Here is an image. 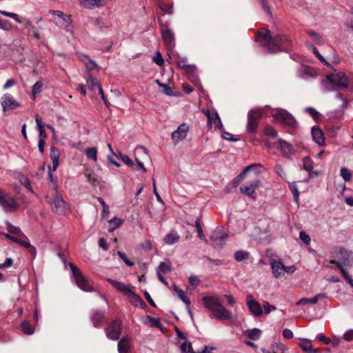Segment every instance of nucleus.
Here are the masks:
<instances>
[{"label":"nucleus","mask_w":353,"mask_h":353,"mask_svg":"<svg viewBox=\"0 0 353 353\" xmlns=\"http://www.w3.org/2000/svg\"><path fill=\"white\" fill-rule=\"evenodd\" d=\"M6 228L8 232L10 234L16 235L17 236H24L23 233L19 227L12 225L10 222L6 221L5 223Z\"/></svg>","instance_id":"30"},{"label":"nucleus","mask_w":353,"mask_h":353,"mask_svg":"<svg viewBox=\"0 0 353 353\" xmlns=\"http://www.w3.org/2000/svg\"><path fill=\"white\" fill-rule=\"evenodd\" d=\"M144 323L152 327H158L160 326V322L158 319L151 317L149 316H147V320Z\"/></svg>","instance_id":"49"},{"label":"nucleus","mask_w":353,"mask_h":353,"mask_svg":"<svg viewBox=\"0 0 353 353\" xmlns=\"http://www.w3.org/2000/svg\"><path fill=\"white\" fill-rule=\"evenodd\" d=\"M256 41L259 43L264 50L268 53L287 50L291 46V41L285 35L277 34L272 37L270 31L265 29H262L258 32Z\"/></svg>","instance_id":"1"},{"label":"nucleus","mask_w":353,"mask_h":353,"mask_svg":"<svg viewBox=\"0 0 353 353\" xmlns=\"http://www.w3.org/2000/svg\"><path fill=\"white\" fill-rule=\"evenodd\" d=\"M86 84L88 88L90 90H94L96 88L99 90V87H101L98 80L92 75H89L86 81Z\"/></svg>","instance_id":"31"},{"label":"nucleus","mask_w":353,"mask_h":353,"mask_svg":"<svg viewBox=\"0 0 353 353\" xmlns=\"http://www.w3.org/2000/svg\"><path fill=\"white\" fill-rule=\"evenodd\" d=\"M69 267L72 273V277L77 286L85 292L93 291L92 288L89 285L88 279L83 274L82 272L73 263H70Z\"/></svg>","instance_id":"6"},{"label":"nucleus","mask_w":353,"mask_h":353,"mask_svg":"<svg viewBox=\"0 0 353 353\" xmlns=\"http://www.w3.org/2000/svg\"><path fill=\"white\" fill-rule=\"evenodd\" d=\"M340 175L345 181H350L352 179L351 172L346 168L342 167L340 170Z\"/></svg>","instance_id":"43"},{"label":"nucleus","mask_w":353,"mask_h":353,"mask_svg":"<svg viewBox=\"0 0 353 353\" xmlns=\"http://www.w3.org/2000/svg\"><path fill=\"white\" fill-rule=\"evenodd\" d=\"M156 4L164 12L170 14L173 13V12H172V4H167V3H165L163 1H159V0L156 1Z\"/></svg>","instance_id":"35"},{"label":"nucleus","mask_w":353,"mask_h":353,"mask_svg":"<svg viewBox=\"0 0 353 353\" xmlns=\"http://www.w3.org/2000/svg\"><path fill=\"white\" fill-rule=\"evenodd\" d=\"M260 181L259 179H256L250 183L244 185L240 188L241 192L252 199H255V196H254V193L256 188H259L260 185Z\"/></svg>","instance_id":"16"},{"label":"nucleus","mask_w":353,"mask_h":353,"mask_svg":"<svg viewBox=\"0 0 353 353\" xmlns=\"http://www.w3.org/2000/svg\"><path fill=\"white\" fill-rule=\"evenodd\" d=\"M263 12L270 18H272V12L269 0H259Z\"/></svg>","instance_id":"32"},{"label":"nucleus","mask_w":353,"mask_h":353,"mask_svg":"<svg viewBox=\"0 0 353 353\" xmlns=\"http://www.w3.org/2000/svg\"><path fill=\"white\" fill-rule=\"evenodd\" d=\"M181 353H195L193 351L192 344L185 340L180 346Z\"/></svg>","instance_id":"39"},{"label":"nucleus","mask_w":353,"mask_h":353,"mask_svg":"<svg viewBox=\"0 0 353 353\" xmlns=\"http://www.w3.org/2000/svg\"><path fill=\"white\" fill-rule=\"evenodd\" d=\"M343 337L346 341H352L353 340V329H350L345 331Z\"/></svg>","instance_id":"61"},{"label":"nucleus","mask_w":353,"mask_h":353,"mask_svg":"<svg viewBox=\"0 0 353 353\" xmlns=\"http://www.w3.org/2000/svg\"><path fill=\"white\" fill-rule=\"evenodd\" d=\"M270 266L274 278L279 279L285 275V265L281 260H270Z\"/></svg>","instance_id":"15"},{"label":"nucleus","mask_w":353,"mask_h":353,"mask_svg":"<svg viewBox=\"0 0 353 353\" xmlns=\"http://www.w3.org/2000/svg\"><path fill=\"white\" fill-rule=\"evenodd\" d=\"M60 152L55 146H52L50 148V159H59Z\"/></svg>","instance_id":"56"},{"label":"nucleus","mask_w":353,"mask_h":353,"mask_svg":"<svg viewBox=\"0 0 353 353\" xmlns=\"http://www.w3.org/2000/svg\"><path fill=\"white\" fill-rule=\"evenodd\" d=\"M195 227L196 228L198 237L202 240L206 241V239L202 230L199 218H196V219L195 220Z\"/></svg>","instance_id":"46"},{"label":"nucleus","mask_w":353,"mask_h":353,"mask_svg":"<svg viewBox=\"0 0 353 353\" xmlns=\"http://www.w3.org/2000/svg\"><path fill=\"white\" fill-rule=\"evenodd\" d=\"M119 353H128L132 348L130 339L128 337H123L118 342Z\"/></svg>","instance_id":"24"},{"label":"nucleus","mask_w":353,"mask_h":353,"mask_svg":"<svg viewBox=\"0 0 353 353\" xmlns=\"http://www.w3.org/2000/svg\"><path fill=\"white\" fill-rule=\"evenodd\" d=\"M263 110L262 108H256L251 110L248 114L247 130L248 132H254L258 128V123L260 118L263 116Z\"/></svg>","instance_id":"8"},{"label":"nucleus","mask_w":353,"mask_h":353,"mask_svg":"<svg viewBox=\"0 0 353 353\" xmlns=\"http://www.w3.org/2000/svg\"><path fill=\"white\" fill-rule=\"evenodd\" d=\"M120 158L121 159V161L126 165H129V166H134V162L130 158L128 157V156L126 155H122L120 154Z\"/></svg>","instance_id":"62"},{"label":"nucleus","mask_w":353,"mask_h":353,"mask_svg":"<svg viewBox=\"0 0 353 353\" xmlns=\"http://www.w3.org/2000/svg\"><path fill=\"white\" fill-rule=\"evenodd\" d=\"M171 268L170 264L165 262H161L159 267L157 269V273L166 274L170 272Z\"/></svg>","instance_id":"41"},{"label":"nucleus","mask_w":353,"mask_h":353,"mask_svg":"<svg viewBox=\"0 0 353 353\" xmlns=\"http://www.w3.org/2000/svg\"><path fill=\"white\" fill-rule=\"evenodd\" d=\"M92 321L95 327H101L105 321L103 312L100 311H95L92 314Z\"/></svg>","instance_id":"26"},{"label":"nucleus","mask_w":353,"mask_h":353,"mask_svg":"<svg viewBox=\"0 0 353 353\" xmlns=\"http://www.w3.org/2000/svg\"><path fill=\"white\" fill-rule=\"evenodd\" d=\"M173 290L174 292L177 294L179 298L185 303V305H190V300L185 296L183 291L179 288L176 285H173Z\"/></svg>","instance_id":"33"},{"label":"nucleus","mask_w":353,"mask_h":353,"mask_svg":"<svg viewBox=\"0 0 353 353\" xmlns=\"http://www.w3.org/2000/svg\"><path fill=\"white\" fill-rule=\"evenodd\" d=\"M117 255L119 256L120 259H121L123 261V262L128 266L131 267L134 265V263L132 261H131L130 259H128V258L127 257V256L125 255V253L118 251Z\"/></svg>","instance_id":"52"},{"label":"nucleus","mask_w":353,"mask_h":353,"mask_svg":"<svg viewBox=\"0 0 353 353\" xmlns=\"http://www.w3.org/2000/svg\"><path fill=\"white\" fill-rule=\"evenodd\" d=\"M271 347L274 353H284L286 350L285 346L281 343H276L272 345Z\"/></svg>","instance_id":"47"},{"label":"nucleus","mask_w":353,"mask_h":353,"mask_svg":"<svg viewBox=\"0 0 353 353\" xmlns=\"http://www.w3.org/2000/svg\"><path fill=\"white\" fill-rule=\"evenodd\" d=\"M107 281L114 288H116L118 291L122 292L124 295H126L130 292V290L132 289L131 285L125 284L123 282L115 281L112 279H108Z\"/></svg>","instance_id":"22"},{"label":"nucleus","mask_w":353,"mask_h":353,"mask_svg":"<svg viewBox=\"0 0 353 353\" xmlns=\"http://www.w3.org/2000/svg\"><path fill=\"white\" fill-rule=\"evenodd\" d=\"M316 299L313 297L312 299L303 298L296 302V305H302L306 304H316Z\"/></svg>","instance_id":"50"},{"label":"nucleus","mask_w":353,"mask_h":353,"mask_svg":"<svg viewBox=\"0 0 353 353\" xmlns=\"http://www.w3.org/2000/svg\"><path fill=\"white\" fill-rule=\"evenodd\" d=\"M180 240L179 234L174 230H172L164 237V242L168 245H172Z\"/></svg>","instance_id":"27"},{"label":"nucleus","mask_w":353,"mask_h":353,"mask_svg":"<svg viewBox=\"0 0 353 353\" xmlns=\"http://www.w3.org/2000/svg\"><path fill=\"white\" fill-rule=\"evenodd\" d=\"M350 83L349 78L342 72L327 74L321 85L326 91L345 88Z\"/></svg>","instance_id":"3"},{"label":"nucleus","mask_w":353,"mask_h":353,"mask_svg":"<svg viewBox=\"0 0 353 353\" xmlns=\"http://www.w3.org/2000/svg\"><path fill=\"white\" fill-rule=\"evenodd\" d=\"M53 205V210L58 214H65L70 210L69 205L63 200L62 196L56 190L51 200Z\"/></svg>","instance_id":"9"},{"label":"nucleus","mask_w":353,"mask_h":353,"mask_svg":"<svg viewBox=\"0 0 353 353\" xmlns=\"http://www.w3.org/2000/svg\"><path fill=\"white\" fill-rule=\"evenodd\" d=\"M249 256V253L247 251L239 250L235 252L234 258L237 261H242L247 259Z\"/></svg>","instance_id":"44"},{"label":"nucleus","mask_w":353,"mask_h":353,"mask_svg":"<svg viewBox=\"0 0 353 353\" xmlns=\"http://www.w3.org/2000/svg\"><path fill=\"white\" fill-rule=\"evenodd\" d=\"M305 112L308 113L314 120L319 118V113L313 108L308 107L305 109Z\"/></svg>","instance_id":"54"},{"label":"nucleus","mask_w":353,"mask_h":353,"mask_svg":"<svg viewBox=\"0 0 353 353\" xmlns=\"http://www.w3.org/2000/svg\"><path fill=\"white\" fill-rule=\"evenodd\" d=\"M272 117L276 121L283 125L293 129L297 127V122L294 117L284 109H276Z\"/></svg>","instance_id":"7"},{"label":"nucleus","mask_w":353,"mask_h":353,"mask_svg":"<svg viewBox=\"0 0 353 353\" xmlns=\"http://www.w3.org/2000/svg\"><path fill=\"white\" fill-rule=\"evenodd\" d=\"M211 119H212L208 120V123L211 128H213L214 130H223V125L222 124L221 118L216 112L214 113V115L211 117Z\"/></svg>","instance_id":"25"},{"label":"nucleus","mask_w":353,"mask_h":353,"mask_svg":"<svg viewBox=\"0 0 353 353\" xmlns=\"http://www.w3.org/2000/svg\"><path fill=\"white\" fill-rule=\"evenodd\" d=\"M279 148L284 157L290 159L293 156L294 153L292 145L285 141L280 140Z\"/></svg>","instance_id":"19"},{"label":"nucleus","mask_w":353,"mask_h":353,"mask_svg":"<svg viewBox=\"0 0 353 353\" xmlns=\"http://www.w3.org/2000/svg\"><path fill=\"white\" fill-rule=\"evenodd\" d=\"M307 34L318 45L324 44L325 41L323 39L318 32L313 30H309L307 31Z\"/></svg>","instance_id":"38"},{"label":"nucleus","mask_w":353,"mask_h":353,"mask_svg":"<svg viewBox=\"0 0 353 353\" xmlns=\"http://www.w3.org/2000/svg\"><path fill=\"white\" fill-rule=\"evenodd\" d=\"M159 23L165 46L169 49H172L175 45L174 33L168 28V25L163 23L160 19H159Z\"/></svg>","instance_id":"10"},{"label":"nucleus","mask_w":353,"mask_h":353,"mask_svg":"<svg viewBox=\"0 0 353 353\" xmlns=\"http://www.w3.org/2000/svg\"><path fill=\"white\" fill-rule=\"evenodd\" d=\"M292 192L293 194L294 199L297 205L299 203V192L296 185H293L292 188Z\"/></svg>","instance_id":"60"},{"label":"nucleus","mask_w":353,"mask_h":353,"mask_svg":"<svg viewBox=\"0 0 353 353\" xmlns=\"http://www.w3.org/2000/svg\"><path fill=\"white\" fill-rule=\"evenodd\" d=\"M77 54L88 70H92L99 68L97 63L88 55L81 52H78Z\"/></svg>","instance_id":"21"},{"label":"nucleus","mask_w":353,"mask_h":353,"mask_svg":"<svg viewBox=\"0 0 353 353\" xmlns=\"http://www.w3.org/2000/svg\"><path fill=\"white\" fill-rule=\"evenodd\" d=\"M228 234L223 228H216L210 236V240L214 247L221 248L223 245Z\"/></svg>","instance_id":"12"},{"label":"nucleus","mask_w":353,"mask_h":353,"mask_svg":"<svg viewBox=\"0 0 353 353\" xmlns=\"http://www.w3.org/2000/svg\"><path fill=\"white\" fill-rule=\"evenodd\" d=\"M264 133L265 134V135L272 137H275L277 135L276 130L273 127L270 125L265 127Z\"/></svg>","instance_id":"53"},{"label":"nucleus","mask_w":353,"mask_h":353,"mask_svg":"<svg viewBox=\"0 0 353 353\" xmlns=\"http://www.w3.org/2000/svg\"><path fill=\"white\" fill-rule=\"evenodd\" d=\"M189 131V125L185 123H181L177 129L172 133V140L174 144L183 140Z\"/></svg>","instance_id":"13"},{"label":"nucleus","mask_w":353,"mask_h":353,"mask_svg":"<svg viewBox=\"0 0 353 353\" xmlns=\"http://www.w3.org/2000/svg\"><path fill=\"white\" fill-rule=\"evenodd\" d=\"M299 238L301 241H303L306 245H309L311 241V239L308 234H307L304 231H301L299 232Z\"/></svg>","instance_id":"57"},{"label":"nucleus","mask_w":353,"mask_h":353,"mask_svg":"<svg viewBox=\"0 0 353 353\" xmlns=\"http://www.w3.org/2000/svg\"><path fill=\"white\" fill-rule=\"evenodd\" d=\"M307 46L309 48L312 50V52L316 55V57L325 65H328L329 64L325 61V58L319 53L318 50L312 45V43H307Z\"/></svg>","instance_id":"42"},{"label":"nucleus","mask_w":353,"mask_h":353,"mask_svg":"<svg viewBox=\"0 0 353 353\" xmlns=\"http://www.w3.org/2000/svg\"><path fill=\"white\" fill-rule=\"evenodd\" d=\"M303 169L307 172H311L314 168L312 160L309 157H305L303 159Z\"/></svg>","instance_id":"40"},{"label":"nucleus","mask_w":353,"mask_h":353,"mask_svg":"<svg viewBox=\"0 0 353 353\" xmlns=\"http://www.w3.org/2000/svg\"><path fill=\"white\" fill-rule=\"evenodd\" d=\"M0 13L1 14H3V16L8 17L13 19L15 21H17L18 23H21V21L19 15L16 13L10 12H7L5 10H0Z\"/></svg>","instance_id":"48"},{"label":"nucleus","mask_w":353,"mask_h":353,"mask_svg":"<svg viewBox=\"0 0 353 353\" xmlns=\"http://www.w3.org/2000/svg\"><path fill=\"white\" fill-rule=\"evenodd\" d=\"M248 336L250 339L256 341L260 339L261 336V331L258 328H253L247 331Z\"/></svg>","instance_id":"37"},{"label":"nucleus","mask_w":353,"mask_h":353,"mask_svg":"<svg viewBox=\"0 0 353 353\" xmlns=\"http://www.w3.org/2000/svg\"><path fill=\"white\" fill-rule=\"evenodd\" d=\"M300 347L305 353H316L317 350H314L312 345V341L309 339H304L299 343Z\"/></svg>","instance_id":"29"},{"label":"nucleus","mask_w":353,"mask_h":353,"mask_svg":"<svg viewBox=\"0 0 353 353\" xmlns=\"http://www.w3.org/2000/svg\"><path fill=\"white\" fill-rule=\"evenodd\" d=\"M202 301L205 307L211 311L212 318L221 321L232 319L231 312L223 305L219 296H206L203 298Z\"/></svg>","instance_id":"2"},{"label":"nucleus","mask_w":353,"mask_h":353,"mask_svg":"<svg viewBox=\"0 0 353 353\" xmlns=\"http://www.w3.org/2000/svg\"><path fill=\"white\" fill-rule=\"evenodd\" d=\"M161 88L163 89V92L166 95H168V96H174L175 95L172 88L170 87L168 85L164 83V85H163V87Z\"/></svg>","instance_id":"63"},{"label":"nucleus","mask_w":353,"mask_h":353,"mask_svg":"<svg viewBox=\"0 0 353 353\" xmlns=\"http://www.w3.org/2000/svg\"><path fill=\"white\" fill-rule=\"evenodd\" d=\"M35 121L37 123V130L39 131V137L43 139H45L46 137V133L44 129L45 125L43 122L42 118L39 115H36Z\"/></svg>","instance_id":"28"},{"label":"nucleus","mask_w":353,"mask_h":353,"mask_svg":"<svg viewBox=\"0 0 353 353\" xmlns=\"http://www.w3.org/2000/svg\"><path fill=\"white\" fill-rule=\"evenodd\" d=\"M128 296L129 301L135 307L140 306L142 309H144L146 307V304L144 303L143 299L140 296L134 293L132 291V289L130 292L125 295Z\"/></svg>","instance_id":"23"},{"label":"nucleus","mask_w":353,"mask_h":353,"mask_svg":"<svg viewBox=\"0 0 353 353\" xmlns=\"http://www.w3.org/2000/svg\"><path fill=\"white\" fill-rule=\"evenodd\" d=\"M215 350V347L213 346H205L201 351H196L195 353H212Z\"/></svg>","instance_id":"64"},{"label":"nucleus","mask_w":353,"mask_h":353,"mask_svg":"<svg viewBox=\"0 0 353 353\" xmlns=\"http://www.w3.org/2000/svg\"><path fill=\"white\" fill-rule=\"evenodd\" d=\"M12 28V26L10 21L0 18V29H2L6 31H9Z\"/></svg>","instance_id":"51"},{"label":"nucleus","mask_w":353,"mask_h":353,"mask_svg":"<svg viewBox=\"0 0 353 353\" xmlns=\"http://www.w3.org/2000/svg\"><path fill=\"white\" fill-rule=\"evenodd\" d=\"M122 331V323L120 320L112 321L105 329L106 336L111 340H118Z\"/></svg>","instance_id":"11"},{"label":"nucleus","mask_w":353,"mask_h":353,"mask_svg":"<svg viewBox=\"0 0 353 353\" xmlns=\"http://www.w3.org/2000/svg\"><path fill=\"white\" fill-rule=\"evenodd\" d=\"M1 104L4 112L14 110L20 105L10 94H5L1 98Z\"/></svg>","instance_id":"14"},{"label":"nucleus","mask_w":353,"mask_h":353,"mask_svg":"<svg viewBox=\"0 0 353 353\" xmlns=\"http://www.w3.org/2000/svg\"><path fill=\"white\" fill-rule=\"evenodd\" d=\"M221 131L222 132L221 136H222L223 139L228 140V141H237L239 140L238 139H234L233 135L231 133L225 131L224 129Z\"/></svg>","instance_id":"58"},{"label":"nucleus","mask_w":353,"mask_h":353,"mask_svg":"<svg viewBox=\"0 0 353 353\" xmlns=\"http://www.w3.org/2000/svg\"><path fill=\"white\" fill-rule=\"evenodd\" d=\"M80 5L87 9H94L104 7L107 5V0H79Z\"/></svg>","instance_id":"17"},{"label":"nucleus","mask_w":353,"mask_h":353,"mask_svg":"<svg viewBox=\"0 0 353 353\" xmlns=\"http://www.w3.org/2000/svg\"><path fill=\"white\" fill-rule=\"evenodd\" d=\"M0 205L7 213L14 212L19 208L15 198L4 190H0Z\"/></svg>","instance_id":"5"},{"label":"nucleus","mask_w":353,"mask_h":353,"mask_svg":"<svg viewBox=\"0 0 353 353\" xmlns=\"http://www.w3.org/2000/svg\"><path fill=\"white\" fill-rule=\"evenodd\" d=\"M275 171L278 175H279L282 179H285L286 177V174L280 163H276L274 167Z\"/></svg>","instance_id":"55"},{"label":"nucleus","mask_w":353,"mask_h":353,"mask_svg":"<svg viewBox=\"0 0 353 353\" xmlns=\"http://www.w3.org/2000/svg\"><path fill=\"white\" fill-rule=\"evenodd\" d=\"M351 254L352 252L343 248H339L332 252L334 259L331 260L330 263L335 264L337 268L339 266H352V262L350 259Z\"/></svg>","instance_id":"4"},{"label":"nucleus","mask_w":353,"mask_h":353,"mask_svg":"<svg viewBox=\"0 0 353 353\" xmlns=\"http://www.w3.org/2000/svg\"><path fill=\"white\" fill-rule=\"evenodd\" d=\"M153 61L156 63L158 65H162L163 64V57L159 52H157L153 57Z\"/></svg>","instance_id":"59"},{"label":"nucleus","mask_w":353,"mask_h":353,"mask_svg":"<svg viewBox=\"0 0 353 353\" xmlns=\"http://www.w3.org/2000/svg\"><path fill=\"white\" fill-rule=\"evenodd\" d=\"M43 83L41 81H37L32 86V96L35 97L37 94H40L42 91Z\"/></svg>","instance_id":"45"},{"label":"nucleus","mask_w":353,"mask_h":353,"mask_svg":"<svg viewBox=\"0 0 353 353\" xmlns=\"http://www.w3.org/2000/svg\"><path fill=\"white\" fill-rule=\"evenodd\" d=\"M88 159L92 160L94 162L97 161V150L94 147L88 148L85 152Z\"/></svg>","instance_id":"34"},{"label":"nucleus","mask_w":353,"mask_h":353,"mask_svg":"<svg viewBox=\"0 0 353 353\" xmlns=\"http://www.w3.org/2000/svg\"><path fill=\"white\" fill-rule=\"evenodd\" d=\"M21 328L23 332L28 335H32L34 332V328L30 325L29 321L25 320L21 323Z\"/></svg>","instance_id":"36"},{"label":"nucleus","mask_w":353,"mask_h":353,"mask_svg":"<svg viewBox=\"0 0 353 353\" xmlns=\"http://www.w3.org/2000/svg\"><path fill=\"white\" fill-rule=\"evenodd\" d=\"M247 305L250 312L253 315L259 316L263 314V310L261 305L259 304V302L254 300L252 295L248 296Z\"/></svg>","instance_id":"18"},{"label":"nucleus","mask_w":353,"mask_h":353,"mask_svg":"<svg viewBox=\"0 0 353 353\" xmlns=\"http://www.w3.org/2000/svg\"><path fill=\"white\" fill-rule=\"evenodd\" d=\"M311 133L312 139L316 144L319 146L325 145V137L322 130L318 127H313L312 128Z\"/></svg>","instance_id":"20"}]
</instances>
